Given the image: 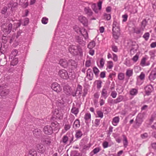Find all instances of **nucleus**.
I'll list each match as a JSON object with an SVG mask.
<instances>
[{"label": "nucleus", "instance_id": "1", "mask_svg": "<svg viewBox=\"0 0 156 156\" xmlns=\"http://www.w3.org/2000/svg\"><path fill=\"white\" fill-rule=\"evenodd\" d=\"M112 31L113 37L116 39H118L120 35L119 23L115 20L113 23Z\"/></svg>", "mask_w": 156, "mask_h": 156}, {"label": "nucleus", "instance_id": "2", "mask_svg": "<svg viewBox=\"0 0 156 156\" xmlns=\"http://www.w3.org/2000/svg\"><path fill=\"white\" fill-rule=\"evenodd\" d=\"M69 50L72 54L76 55L79 53L82 54V50L80 46H77L73 45H70L69 47Z\"/></svg>", "mask_w": 156, "mask_h": 156}, {"label": "nucleus", "instance_id": "3", "mask_svg": "<svg viewBox=\"0 0 156 156\" xmlns=\"http://www.w3.org/2000/svg\"><path fill=\"white\" fill-rule=\"evenodd\" d=\"M63 115L60 111L58 109H55L53 112L52 119H61L62 118Z\"/></svg>", "mask_w": 156, "mask_h": 156}, {"label": "nucleus", "instance_id": "4", "mask_svg": "<svg viewBox=\"0 0 156 156\" xmlns=\"http://www.w3.org/2000/svg\"><path fill=\"white\" fill-rule=\"evenodd\" d=\"M51 88L57 93L60 92L62 90V87L60 85L56 82L53 83L51 84Z\"/></svg>", "mask_w": 156, "mask_h": 156}, {"label": "nucleus", "instance_id": "5", "mask_svg": "<svg viewBox=\"0 0 156 156\" xmlns=\"http://www.w3.org/2000/svg\"><path fill=\"white\" fill-rule=\"evenodd\" d=\"M43 131L45 134L50 135L53 133V130L51 126L47 125L44 127Z\"/></svg>", "mask_w": 156, "mask_h": 156}, {"label": "nucleus", "instance_id": "6", "mask_svg": "<svg viewBox=\"0 0 156 156\" xmlns=\"http://www.w3.org/2000/svg\"><path fill=\"white\" fill-rule=\"evenodd\" d=\"M58 75L64 79H67L69 78L68 73L65 69L60 70L58 72Z\"/></svg>", "mask_w": 156, "mask_h": 156}, {"label": "nucleus", "instance_id": "7", "mask_svg": "<svg viewBox=\"0 0 156 156\" xmlns=\"http://www.w3.org/2000/svg\"><path fill=\"white\" fill-rule=\"evenodd\" d=\"M143 122L142 115L141 114H138L136 117L135 123L136 126L137 127H139L141 125Z\"/></svg>", "mask_w": 156, "mask_h": 156}, {"label": "nucleus", "instance_id": "8", "mask_svg": "<svg viewBox=\"0 0 156 156\" xmlns=\"http://www.w3.org/2000/svg\"><path fill=\"white\" fill-rule=\"evenodd\" d=\"M156 78V67L153 69L151 73L149 79L151 81H153Z\"/></svg>", "mask_w": 156, "mask_h": 156}, {"label": "nucleus", "instance_id": "9", "mask_svg": "<svg viewBox=\"0 0 156 156\" xmlns=\"http://www.w3.org/2000/svg\"><path fill=\"white\" fill-rule=\"evenodd\" d=\"M52 127L53 128V130L58 132L60 129V126L59 123L57 122H52L51 123Z\"/></svg>", "mask_w": 156, "mask_h": 156}, {"label": "nucleus", "instance_id": "10", "mask_svg": "<svg viewBox=\"0 0 156 156\" xmlns=\"http://www.w3.org/2000/svg\"><path fill=\"white\" fill-rule=\"evenodd\" d=\"M41 141L44 145L49 146L51 143V140L50 137L47 136L42 139Z\"/></svg>", "mask_w": 156, "mask_h": 156}, {"label": "nucleus", "instance_id": "11", "mask_svg": "<svg viewBox=\"0 0 156 156\" xmlns=\"http://www.w3.org/2000/svg\"><path fill=\"white\" fill-rule=\"evenodd\" d=\"M37 147L38 152L40 153H43L45 151L46 147L43 144H37Z\"/></svg>", "mask_w": 156, "mask_h": 156}, {"label": "nucleus", "instance_id": "12", "mask_svg": "<svg viewBox=\"0 0 156 156\" xmlns=\"http://www.w3.org/2000/svg\"><path fill=\"white\" fill-rule=\"evenodd\" d=\"M59 64L62 67L66 68L69 65V62L66 59H62L60 60Z\"/></svg>", "mask_w": 156, "mask_h": 156}, {"label": "nucleus", "instance_id": "13", "mask_svg": "<svg viewBox=\"0 0 156 156\" xmlns=\"http://www.w3.org/2000/svg\"><path fill=\"white\" fill-rule=\"evenodd\" d=\"M12 27V24L11 23L9 24L8 26L5 27H4L3 26L2 29L3 32L7 34L9 33L11 30Z\"/></svg>", "mask_w": 156, "mask_h": 156}, {"label": "nucleus", "instance_id": "14", "mask_svg": "<svg viewBox=\"0 0 156 156\" xmlns=\"http://www.w3.org/2000/svg\"><path fill=\"white\" fill-rule=\"evenodd\" d=\"M41 130L38 128L35 129L33 131L34 136L37 138H38L41 136Z\"/></svg>", "mask_w": 156, "mask_h": 156}, {"label": "nucleus", "instance_id": "15", "mask_svg": "<svg viewBox=\"0 0 156 156\" xmlns=\"http://www.w3.org/2000/svg\"><path fill=\"white\" fill-rule=\"evenodd\" d=\"M153 90V88L151 85H148L145 88V93L147 95H150Z\"/></svg>", "mask_w": 156, "mask_h": 156}, {"label": "nucleus", "instance_id": "16", "mask_svg": "<svg viewBox=\"0 0 156 156\" xmlns=\"http://www.w3.org/2000/svg\"><path fill=\"white\" fill-rule=\"evenodd\" d=\"M79 20L80 22L82 23L84 25H87V20L86 18L82 16H80L79 17Z\"/></svg>", "mask_w": 156, "mask_h": 156}, {"label": "nucleus", "instance_id": "17", "mask_svg": "<svg viewBox=\"0 0 156 156\" xmlns=\"http://www.w3.org/2000/svg\"><path fill=\"white\" fill-rule=\"evenodd\" d=\"M138 48V46L137 44H136L132 45L131 48L130 50V53L131 54H133L137 51Z\"/></svg>", "mask_w": 156, "mask_h": 156}, {"label": "nucleus", "instance_id": "18", "mask_svg": "<svg viewBox=\"0 0 156 156\" xmlns=\"http://www.w3.org/2000/svg\"><path fill=\"white\" fill-rule=\"evenodd\" d=\"M87 78L90 80L92 79L93 74L92 72V70L90 69H89L87 71Z\"/></svg>", "mask_w": 156, "mask_h": 156}, {"label": "nucleus", "instance_id": "19", "mask_svg": "<svg viewBox=\"0 0 156 156\" xmlns=\"http://www.w3.org/2000/svg\"><path fill=\"white\" fill-rule=\"evenodd\" d=\"M82 89V86L79 84L78 85L77 88V91H76V93L75 94V95H73V97H80V96H79V95L81 94L80 92L81 91Z\"/></svg>", "mask_w": 156, "mask_h": 156}, {"label": "nucleus", "instance_id": "20", "mask_svg": "<svg viewBox=\"0 0 156 156\" xmlns=\"http://www.w3.org/2000/svg\"><path fill=\"white\" fill-rule=\"evenodd\" d=\"M80 122L78 119H76L74 122L73 125V128L76 129L79 128L80 126Z\"/></svg>", "mask_w": 156, "mask_h": 156}, {"label": "nucleus", "instance_id": "21", "mask_svg": "<svg viewBox=\"0 0 156 156\" xmlns=\"http://www.w3.org/2000/svg\"><path fill=\"white\" fill-rule=\"evenodd\" d=\"M64 92L67 95H70L71 92L70 87L69 86H66L64 87Z\"/></svg>", "mask_w": 156, "mask_h": 156}, {"label": "nucleus", "instance_id": "22", "mask_svg": "<svg viewBox=\"0 0 156 156\" xmlns=\"http://www.w3.org/2000/svg\"><path fill=\"white\" fill-rule=\"evenodd\" d=\"M119 116L114 117L112 120V123L114 126H116L119 121Z\"/></svg>", "mask_w": 156, "mask_h": 156}, {"label": "nucleus", "instance_id": "23", "mask_svg": "<svg viewBox=\"0 0 156 156\" xmlns=\"http://www.w3.org/2000/svg\"><path fill=\"white\" fill-rule=\"evenodd\" d=\"M133 70L132 69L129 68L127 69L126 72V76L129 78L133 76Z\"/></svg>", "mask_w": 156, "mask_h": 156}, {"label": "nucleus", "instance_id": "24", "mask_svg": "<svg viewBox=\"0 0 156 156\" xmlns=\"http://www.w3.org/2000/svg\"><path fill=\"white\" fill-rule=\"evenodd\" d=\"M61 98V100H58L56 101V103L57 106L62 108L64 106V101Z\"/></svg>", "mask_w": 156, "mask_h": 156}, {"label": "nucleus", "instance_id": "25", "mask_svg": "<svg viewBox=\"0 0 156 156\" xmlns=\"http://www.w3.org/2000/svg\"><path fill=\"white\" fill-rule=\"evenodd\" d=\"M77 30H76V28H74V29L75 30V31L77 33H78L79 32L81 33L83 36V35H85V34H87V30L85 29H82L81 30H80L79 28L78 27H77L76 28Z\"/></svg>", "mask_w": 156, "mask_h": 156}, {"label": "nucleus", "instance_id": "26", "mask_svg": "<svg viewBox=\"0 0 156 156\" xmlns=\"http://www.w3.org/2000/svg\"><path fill=\"white\" fill-rule=\"evenodd\" d=\"M84 119L86 123H89L90 121L91 115L89 113H86L84 116Z\"/></svg>", "mask_w": 156, "mask_h": 156}, {"label": "nucleus", "instance_id": "27", "mask_svg": "<svg viewBox=\"0 0 156 156\" xmlns=\"http://www.w3.org/2000/svg\"><path fill=\"white\" fill-rule=\"evenodd\" d=\"M102 83V82L101 80H96L94 82V84L96 85L97 88L99 89L101 88Z\"/></svg>", "mask_w": 156, "mask_h": 156}, {"label": "nucleus", "instance_id": "28", "mask_svg": "<svg viewBox=\"0 0 156 156\" xmlns=\"http://www.w3.org/2000/svg\"><path fill=\"white\" fill-rule=\"evenodd\" d=\"M125 78V74L122 73H120L118 74V78L120 81H123Z\"/></svg>", "mask_w": 156, "mask_h": 156}, {"label": "nucleus", "instance_id": "29", "mask_svg": "<svg viewBox=\"0 0 156 156\" xmlns=\"http://www.w3.org/2000/svg\"><path fill=\"white\" fill-rule=\"evenodd\" d=\"M79 108L73 106L71 110V112L76 116L79 112Z\"/></svg>", "mask_w": 156, "mask_h": 156}, {"label": "nucleus", "instance_id": "30", "mask_svg": "<svg viewBox=\"0 0 156 156\" xmlns=\"http://www.w3.org/2000/svg\"><path fill=\"white\" fill-rule=\"evenodd\" d=\"M113 66V63L112 61H108L107 62L106 69H112Z\"/></svg>", "mask_w": 156, "mask_h": 156}, {"label": "nucleus", "instance_id": "31", "mask_svg": "<svg viewBox=\"0 0 156 156\" xmlns=\"http://www.w3.org/2000/svg\"><path fill=\"white\" fill-rule=\"evenodd\" d=\"M18 53V51L17 50H14L12 52L11 54L10 55V57L11 59H12L13 58H15L17 55Z\"/></svg>", "mask_w": 156, "mask_h": 156}, {"label": "nucleus", "instance_id": "32", "mask_svg": "<svg viewBox=\"0 0 156 156\" xmlns=\"http://www.w3.org/2000/svg\"><path fill=\"white\" fill-rule=\"evenodd\" d=\"M29 154L30 156H37V151L34 149H30Z\"/></svg>", "mask_w": 156, "mask_h": 156}, {"label": "nucleus", "instance_id": "33", "mask_svg": "<svg viewBox=\"0 0 156 156\" xmlns=\"http://www.w3.org/2000/svg\"><path fill=\"white\" fill-rule=\"evenodd\" d=\"M96 45L95 42L93 41L90 42L88 45L87 47L89 49H92L94 48Z\"/></svg>", "mask_w": 156, "mask_h": 156}, {"label": "nucleus", "instance_id": "34", "mask_svg": "<svg viewBox=\"0 0 156 156\" xmlns=\"http://www.w3.org/2000/svg\"><path fill=\"white\" fill-rule=\"evenodd\" d=\"M84 11L89 16H91L92 14V12L91 9L88 7H86L85 8Z\"/></svg>", "mask_w": 156, "mask_h": 156}, {"label": "nucleus", "instance_id": "35", "mask_svg": "<svg viewBox=\"0 0 156 156\" xmlns=\"http://www.w3.org/2000/svg\"><path fill=\"white\" fill-rule=\"evenodd\" d=\"M83 133L80 130L77 131L75 134L76 137L77 139H79L83 135Z\"/></svg>", "mask_w": 156, "mask_h": 156}, {"label": "nucleus", "instance_id": "36", "mask_svg": "<svg viewBox=\"0 0 156 156\" xmlns=\"http://www.w3.org/2000/svg\"><path fill=\"white\" fill-rule=\"evenodd\" d=\"M9 92L8 89H4L1 91V95L2 97L5 96L9 94Z\"/></svg>", "mask_w": 156, "mask_h": 156}, {"label": "nucleus", "instance_id": "37", "mask_svg": "<svg viewBox=\"0 0 156 156\" xmlns=\"http://www.w3.org/2000/svg\"><path fill=\"white\" fill-rule=\"evenodd\" d=\"M70 156H81L80 155V153L78 152V151L75 150L72 151H71L70 154Z\"/></svg>", "mask_w": 156, "mask_h": 156}, {"label": "nucleus", "instance_id": "38", "mask_svg": "<svg viewBox=\"0 0 156 156\" xmlns=\"http://www.w3.org/2000/svg\"><path fill=\"white\" fill-rule=\"evenodd\" d=\"M147 59L145 57H143L141 60V62L140 63V65L142 67H144V66L147 65L146 64V62Z\"/></svg>", "mask_w": 156, "mask_h": 156}, {"label": "nucleus", "instance_id": "39", "mask_svg": "<svg viewBox=\"0 0 156 156\" xmlns=\"http://www.w3.org/2000/svg\"><path fill=\"white\" fill-rule=\"evenodd\" d=\"M12 60L11 61V64L12 66L16 65L18 63V59L16 58H13Z\"/></svg>", "mask_w": 156, "mask_h": 156}, {"label": "nucleus", "instance_id": "40", "mask_svg": "<svg viewBox=\"0 0 156 156\" xmlns=\"http://www.w3.org/2000/svg\"><path fill=\"white\" fill-rule=\"evenodd\" d=\"M138 93V90L135 88H133L130 91V94L133 96H134L136 95Z\"/></svg>", "mask_w": 156, "mask_h": 156}, {"label": "nucleus", "instance_id": "41", "mask_svg": "<svg viewBox=\"0 0 156 156\" xmlns=\"http://www.w3.org/2000/svg\"><path fill=\"white\" fill-rule=\"evenodd\" d=\"M123 137V144H124V146L125 147H126L128 145V142L127 140V138L126 137V136L124 135H122Z\"/></svg>", "mask_w": 156, "mask_h": 156}, {"label": "nucleus", "instance_id": "42", "mask_svg": "<svg viewBox=\"0 0 156 156\" xmlns=\"http://www.w3.org/2000/svg\"><path fill=\"white\" fill-rule=\"evenodd\" d=\"M107 87L104 88L102 89L101 93V94L103 97H105L107 94Z\"/></svg>", "mask_w": 156, "mask_h": 156}, {"label": "nucleus", "instance_id": "43", "mask_svg": "<svg viewBox=\"0 0 156 156\" xmlns=\"http://www.w3.org/2000/svg\"><path fill=\"white\" fill-rule=\"evenodd\" d=\"M93 71L95 75L97 77L100 72L98 69L96 67H94L93 68Z\"/></svg>", "mask_w": 156, "mask_h": 156}, {"label": "nucleus", "instance_id": "44", "mask_svg": "<svg viewBox=\"0 0 156 156\" xmlns=\"http://www.w3.org/2000/svg\"><path fill=\"white\" fill-rule=\"evenodd\" d=\"M137 77L139 78L140 80H144L145 78V74L144 72H142L141 73L140 75Z\"/></svg>", "mask_w": 156, "mask_h": 156}, {"label": "nucleus", "instance_id": "45", "mask_svg": "<svg viewBox=\"0 0 156 156\" xmlns=\"http://www.w3.org/2000/svg\"><path fill=\"white\" fill-rule=\"evenodd\" d=\"M90 59V58H89V59L87 58L85 64L86 67H89L91 66V63Z\"/></svg>", "mask_w": 156, "mask_h": 156}, {"label": "nucleus", "instance_id": "46", "mask_svg": "<svg viewBox=\"0 0 156 156\" xmlns=\"http://www.w3.org/2000/svg\"><path fill=\"white\" fill-rule=\"evenodd\" d=\"M104 19H106L107 20H109L111 19V15L110 14H107L105 13L104 14Z\"/></svg>", "mask_w": 156, "mask_h": 156}, {"label": "nucleus", "instance_id": "47", "mask_svg": "<svg viewBox=\"0 0 156 156\" xmlns=\"http://www.w3.org/2000/svg\"><path fill=\"white\" fill-rule=\"evenodd\" d=\"M149 37V33L148 32H147L144 34L143 37L146 41H147L148 40Z\"/></svg>", "mask_w": 156, "mask_h": 156}, {"label": "nucleus", "instance_id": "48", "mask_svg": "<svg viewBox=\"0 0 156 156\" xmlns=\"http://www.w3.org/2000/svg\"><path fill=\"white\" fill-rule=\"evenodd\" d=\"M41 22L43 24H46L48 22V19L46 17H44L42 19Z\"/></svg>", "mask_w": 156, "mask_h": 156}, {"label": "nucleus", "instance_id": "49", "mask_svg": "<svg viewBox=\"0 0 156 156\" xmlns=\"http://www.w3.org/2000/svg\"><path fill=\"white\" fill-rule=\"evenodd\" d=\"M101 150V148L100 147H96L93 149L92 151L94 154H96L98 152Z\"/></svg>", "mask_w": 156, "mask_h": 156}, {"label": "nucleus", "instance_id": "50", "mask_svg": "<svg viewBox=\"0 0 156 156\" xmlns=\"http://www.w3.org/2000/svg\"><path fill=\"white\" fill-rule=\"evenodd\" d=\"M68 140V136H63V138H62V142L65 144H66L67 143V142Z\"/></svg>", "mask_w": 156, "mask_h": 156}, {"label": "nucleus", "instance_id": "51", "mask_svg": "<svg viewBox=\"0 0 156 156\" xmlns=\"http://www.w3.org/2000/svg\"><path fill=\"white\" fill-rule=\"evenodd\" d=\"M71 125L69 123L66 124L64 125V129L66 131H67L70 128Z\"/></svg>", "mask_w": 156, "mask_h": 156}, {"label": "nucleus", "instance_id": "52", "mask_svg": "<svg viewBox=\"0 0 156 156\" xmlns=\"http://www.w3.org/2000/svg\"><path fill=\"white\" fill-rule=\"evenodd\" d=\"M91 144L90 143L84 145L83 149L85 150H88L91 146Z\"/></svg>", "mask_w": 156, "mask_h": 156}, {"label": "nucleus", "instance_id": "53", "mask_svg": "<svg viewBox=\"0 0 156 156\" xmlns=\"http://www.w3.org/2000/svg\"><path fill=\"white\" fill-rule=\"evenodd\" d=\"M108 129V135L110 136L113 131V127L112 126H110L109 127Z\"/></svg>", "mask_w": 156, "mask_h": 156}, {"label": "nucleus", "instance_id": "54", "mask_svg": "<svg viewBox=\"0 0 156 156\" xmlns=\"http://www.w3.org/2000/svg\"><path fill=\"white\" fill-rule=\"evenodd\" d=\"M97 114L99 117L101 118H102L103 117V113L101 111H97Z\"/></svg>", "mask_w": 156, "mask_h": 156}, {"label": "nucleus", "instance_id": "55", "mask_svg": "<svg viewBox=\"0 0 156 156\" xmlns=\"http://www.w3.org/2000/svg\"><path fill=\"white\" fill-rule=\"evenodd\" d=\"M139 56L137 55L136 54L132 58V60H133L134 62H136L138 59Z\"/></svg>", "mask_w": 156, "mask_h": 156}, {"label": "nucleus", "instance_id": "56", "mask_svg": "<svg viewBox=\"0 0 156 156\" xmlns=\"http://www.w3.org/2000/svg\"><path fill=\"white\" fill-rule=\"evenodd\" d=\"M122 17L123 18V22H125L127 21L128 17V15L127 14H124L123 15Z\"/></svg>", "mask_w": 156, "mask_h": 156}, {"label": "nucleus", "instance_id": "57", "mask_svg": "<svg viewBox=\"0 0 156 156\" xmlns=\"http://www.w3.org/2000/svg\"><path fill=\"white\" fill-rule=\"evenodd\" d=\"M23 22H23V25L24 26H25V25H27L29 23V19L27 18H25L24 19Z\"/></svg>", "mask_w": 156, "mask_h": 156}, {"label": "nucleus", "instance_id": "58", "mask_svg": "<svg viewBox=\"0 0 156 156\" xmlns=\"http://www.w3.org/2000/svg\"><path fill=\"white\" fill-rule=\"evenodd\" d=\"M20 25V22H17L16 23H15L14 24V27L15 28H17Z\"/></svg>", "mask_w": 156, "mask_h": 156}, {"label": "nucleus", "instance_id": "59", "mask_svg": "<svg viewBox=\"0 0 156 156\" xmlns=\"http://www.w3.org/2000/svg\"><path fill=\"white\" fill-rule=\"evenodd\" d=\"M102 3V2L101 1H100L98 3V6L99 10H100L101 9Z\"/></svg>", "mask_w": 156, "mask_h": 156}, {"label": "nucleus", "instance_id": "60", "mask_svg": "<svg viewBox=\"0 0 156 156\" xmlns=\"http://www.w3.org/2000/svg\"><path fill=\"white\" fill-rule=\"evenodd\" d=\"M108 102L111 104H115V100H113L112 98H109L108 100Z\"/></svg>", "mask_w": 156, "mask_h": 156}, {"label": "nucleus", "instance_id": "61", "mask_svg": "<svg viewBox=\"0 0 156 156\" xmlns=\"http://www.w3.org/2000/svg\"><path fill=\"white\" fill-rule=\"evenodd\" d=\"M141 136L142 139H145L148 137V135L147 133H145L141 134Z\"/></svg>", "mask_w": 156, "mask_h": 156}, {"label": "nucleus", "instance_id": "62", "mask_svg": "<svg viewBox=\"0 0 156 156\" xmlns=\"http://www.w3.org/2000/svg\"><path fill=\"white\" fill-rule=\"evenodd\" d=\"M108 143L107 141L104 142L103 144V146L104 148H107L108 146Z\"/></svg>", "mask_w": 156, "mask_h": 156}, {"label": "nucleus", "instance_id": "63", "mask_svg": "<svg viewBox=\"0 0 156 156\" xmlns=\"http://www.w3.org/2000/svg\"><path fill=\"white\" fill-rule=\"evenodd\" d=\"M113 60L115 62H116L118 60L117 56L115 54H113Z\"/></svg>", "mask_w": 156, "mask_h": 156}, {"label": "nucleus", "instance_id": "64", "mask_svg": "<svg viewBox=\"0 0 156 156\" xmlns=\"http://www.w3.org/2000/svg\"><path fill=\"white\" fill-rule=\"evenodd\" d=\"M100 120L98 119H96L95 120V126H98L100 124Z\"/></svg>", "mask_w": 156, "mask_h": 156}]
</instances>
